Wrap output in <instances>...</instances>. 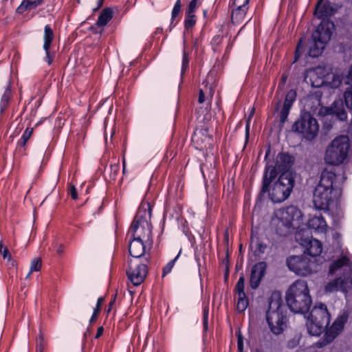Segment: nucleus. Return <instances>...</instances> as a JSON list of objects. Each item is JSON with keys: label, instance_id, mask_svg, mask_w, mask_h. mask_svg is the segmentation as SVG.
<instances>
[{"label": "nucleus", "instance_id": "obj_1", "mask_svg": "<svg viewBox=\"0 0 352 352\" xmlns=\"http://www.w3.org/2000/svg\"><path fill=\"white\" fill-rule=\"evenodd\" d=\"M285 299L287 306L293 312H308L312 298L307 281L299 279L294 282L286 292Z\"/></svg>", "mask_w": 352, "mask_h": 352}, {"label": "nucleus", "instance_id": "obj_2", "mask_svg": "<svg viewBox=\"0 0 352 352\" xmlns=\"http://www.w3.org/2000/svg\"><path fill=\"white\" fill-rule=\"evenodd\" d=\"M302 220L301 211L298 208L290 206L277 210L272 219V224L278 235L285 236L298 228Z\"/></svg>", "mask_w": 352, "mask_h": 352}, {"label": "nucleus", "instance_id": "obj_3", "mask_svg": "<svg viewBox=\"0 0 352 352\" xmlns=\"http://www.w3.org/2000/svg\"><path fill=\"white\" fill-rule=\"evenodd\" d=\"M336 175L334 173L324 170L319 184L315 188L313 201L318 210H327L333 201L332 194L335 189Z\"/></svg>", "mask_w": 352, "mask_h": 352}, {"label": "nucleus", "instance_id": "obj_4", "mask_svg": "<svg viewBox=\"0 0 352 352\" xmlns=\"http://www.w3.org/2000/svg\"><path fill=\"white\" fill-rule=\"evenodd\" d=\"M339 269L343 272V278L340 277L329 282L324 287L326 292H335L338 289L347 292L352 287V263L347 257L343 256L334 261L329 267V272L333 274Z\"/></svg>", "mask_w": 352, "mask_h": 352}, {"label": "nucleus", "instance_id": "obj_5", "mask_svg": "<svg viewBox=\"0 0 352 352\" xmlns=\"http://www.w3.org/2000/svg\"><path fill=\"white\" fill-rule=\"evenodd\" d=\"M268 303L269 307L266 313L267 324L274 334L279 335L283 331L287 321L280 295L278 293L272 294Z\"/></svg>", "mask_w": 352, "mask_h": 352}, {"label": "nucleus", "instance_id": "obj_6", "mask_svg": "<svg viewBox=\"0 0 352 352\" xmlns=\"http://www.w3.org/2000/svg\"><path fill=\"white\" fill-rule=\"evenodd\" d=\"M350 149V141L347 135H340L333 140L327 146L324 162L330 165L338 166L348 158Z\"/></svg>", "mask_w": 352, "mask_h": 352}, {"label": "nucleus", "instance_id": "obj_7", "mask_svg": "<svg viewBox=\"0 0 352 352\" xmlns=\"http://www.w3.org/2000/svg\"><path fill=\"white\" fill-rule=\"evenodd\" d=\"M333 23L329 21H322L313 32L311 40L309 43V56L313 58L318 57L322 53L326 43L331 39V28Z\"/></svg>", "mask_w": 352, "mask_h": 352}, {"label": "nucleus", "instance_id": "obj_8", "mask_svg": "<svg viewBox=\"0 0 352 352\" xmlns=\"http://www.w3.org/2000/svg\"><path fill=\"white\" fill-rule=\"evenodd\" d=\"M330 322V314L327 306L316 304L311 309L307 322L308 333L311 336H319Z\"/></svg>", "mask_w": 352, "mask_h": 352}, {"label": "nucleus", "instance_id": "obj_9", "mask_svg": "<svg viewBox=\"0 0 352 352\" xmlns=\"http://www.w3.org/2000/svg\"><path fill=\"white\" fill-rule=\"evenodd\" d=\"M294 186V179L291 173H282L274 184L269 197L274 203H280L288 198Z\"/></svg>", "mask_w": 352, "mask_h": 352}, {"label": "nucleus", "instance_id": "obj_10", "mask_svg": "<svg viewBox=\"0 0 352 352\" xmlns=\"http://www.w3.org/2000/svg\"><path fill=\"white\" fill-rule=\"evenodd\" d=\"M151 229V225L145 218L137 215L130 227L129 234L134 239L146 242L150 249L153 245Z\"/></svg>", "mask_w": 352, "mask_h": 352}, {"label": "nucleus", "instance_id": "obj_11", "mask_svg": "<svg viewBox=\"0 0 352 352\" xmlns=\"http://www.w3.org/2000/svg\"><path fill=\"white\" fill-rule=\"evenodd\" d=\"M294 131L301 133L307 140L314 139L318 132V124L316 120L309 113L301 115L300 118L293 124Z\"/></svg>", "mask_w": 352, "mask_h": 352}, {"label": "nucleus", "instance_id": "obj_12", "mask_svg": "<svg viewBox=\"0 0 352 352\" xmlns=\"http://www.w3.org/2000/svg\"><path fill=\"white\" fill-rule=\"evenodd\" d=\"M291 272L300 276H307L313 273L314 262L307 255L291 256L286 261Z\"/></svg>", "mask_w": 352, "mask_h": 352}, {"label": "nucleus", "instance_id": "obj_13", "mask_svg": "<svg viewBox=\"0 0 352 352\" xmlns=\"http://www.w3.org/2000/svg\"><path fill=\"white\" fill-rule=\"evenodd\" d=\"M296 240L305 248V253L316 257L322 252V245L320 241L313 239L309 230H300L295 234Z\"/></svg>", "mask_w": 352, "mask_h": 352}, {"label": "nucleus", "instance_id": "obj_14", "mask_svg": "<svg viewBox=\"0 0 352 352\" xmlns=\"http://www.w3.org/2000/svg\"><path fill=\"white\" fill-rule=\"evenodd\" d=\"M148 273L146 265L138 263L136 261L130 260L126 274L129 280L133 285H140L145 279Z\"/></svg>", "mask_w": 352, "mask_h": 352}, {"label": "nucleus", "instance_id": "obj_15", "mask_svg": "<svg viewBox=\"0 0 352 352\" xmlns=\"http://www.w3.org/2000/svg\"><path fill=\"white\" fill-rule=\"evenodd\" d=\"M346 320L342 316L338 318L330 328L326 331L322 340L316 343L318 348L322 347L331 343L336 336L342 331Z\"/></svg>", "mask_w": 352, "mask_h": 352}, {"label": "nucleus", "instance_id": "obj_16", "mask_svg": "<svg viewBox=\"0 0 352 352\" xmlns=\"http://www.w3.org/2000/svg\"><path fill=\"white\" fill-rule=\"evenodd\" d=\"M319 114L333 115L340 121H345L347 119V113L341 100L334 101L330 107H321Z\"/></svg>", "mask_w": 352, "mask_h": 352}, {"label": "nucleus", "instance_id": "obj_17", "mask_svg": "<svg viewBox=\"0 0 352 352\" xmlns=\"http://www.w3.org/2000/svg\"><path fill=\"white\" fill-rule=\"evenodd\" d=\"M267 265L265 262H259L255 264L252 269L250 275V287L252 289H256L264 276Z\"/></svg>", "mask_w": 352, "mask_h": 352}, {"label": "nucleus", "instance_id": "obj_18", "mask_svg": "<svg viewBox=\"0 0 352 352\" xmlns=\"http://www.w3.org/2000/svg\"><path fill=\"white\" fill-rule=\"evenodd\" d=\"M147 248L148 246L146 242L133 239L129 243L130 255L134 258H140L145 254Z\"/></svg>", "mask_w": 352, "mask_h": 352}, {"label": "nucleus", "instance_id": "obj_19", "mask_svg": "<svg viewBox=\"0 0 352 352\" xmlns=\"http://www.w3.org/2000/svg\"><path fill=\"white\" fill-rule=\"evenodd\" d=\"M276 166L273 165H267L265 168V171L263 179V185L260 192L261 195L269 191V185L276 177Z\"/></svg>", "mask_w": 352, "mask_h": 352}, {"label": "nucleus", "instance_id": "obj_20", "mask_svg": "<svg viewBox=\"0 0 352 352\" xmlns=\"http://www.w3.org/2000/svg\"><path fill=\"white\" fill-rule=\"evenodd\" d=\"M307 226L309 228L320 233H325L328 229L326 221L320 214L310 217L307 222Z\"/></svg>", "mask_w": 352, "mask_h": 352}, {"label": "nucleus", "instance_id": "obj_21", "mask_svg": "<svg viewBox=\"0 0 352 352\" xmlns=\"http://www.w3.org/2000/svg\"><path fill=\"white\" fill-rule=\"evenodd\" d=\"M292 157L287 153H280L276 159V166L280 171L288 173L287 170L292 164Z\"/></svg>", "mask_w": 352, "mask_h": 352}, {"label": "nucleus", "instance_id": "obj_22", "mask_svg": "<svg viewBox=\"0 0 352 352\" xmlns=\"http://www.w3.org/2000/svg\"><path fill=\"white\" fill-rule=\"evenodd\" d=\"M308 76L314 87H320L324 83V74L323 69L320 67L309 71Z\"/></svg>", "mask_w": 352, "mask_h": 352}, {"label": "nucleus", "instance_id": "obj_23", "mask_svg": "<svg viewBox=\"0 0 352 352\" xmlns=\"http://www.w3.org/2000/svg\"><path fill=\"white\" fill-rule=\"evenodd\" d=\"M323 0H318V2L316 6L314 14L318 19H322L330 16L333 13V8L329 3H327L320 6Z\"/></svg>", "mask_w": 352, "mask_h": 352}, {"label": "nucleus", "instance_id": "obj_24", "mask_svg": "<svg viewBox=\"0 0 352 352\" xmlns=\"http://www.w3.org/2000/svg\"><path fill=\"white\" fill-rule=\"evenodd\" d=\"M231 20L234 24L241 23L245 18L248 8H234L232 7Z\"/></svg>", "mask_w": 352, "mask_h": 352}, {"label": "nucleus", "instance_id": "obj_25", "mask_svg": "<svg viewBox=\"0 0 352 352\" xmlns=\"http://www.w3.org/2000/svg\"><path fill=\"white\" fill-rule=\"evenodd\" d=\"M112 17V10L109 8H105L102 11L95 25L98 27H104L111 20Z\"/></svg>", "mask_w": 352, "mask_h": 352}, {"label": "nucleus", "instance_id": "obj_26", "mask_svg": "<svg viewBox=\"0 0 352 352\" xmlns=\"http://www.w3.org/2000/svg\"><path fill=\"white\" fill-rule=\"evenodd\" d=\"M54 38V34L52 29L49 25H46L44 29L43 35V50H47L51 47L52 42Z\"/></svg>", "mask_w": 352, "mask_h": 352}, {"label": "nucleus", "instance_id": "obj_27", "mask_svg": "<svg viewBox=\"0 0 352 352\" xmlns=\"http://www.w3.org/2000/svg\"><path fill=\"white\" fill-rule=\"evenodd\" d=\"M38 6L34 0H23L21 5L17 8L16 12L18 13H23L27 10L34 9Z\"/></svg>", "mask_w": 352, "mask_h": 352}, {"label": "nucleus", "instance_id": "obj_28", "mask_svg": "<svg viewBox=\"0 0 352 352\" xmlns=\"http://www.w3.org/2000/svg\"><path fill=\"white\" fill-rule=\"evenodd\" d=\"M38 6L34 0H23L21 5L17 8L16 12L18 13H23L27 10L34 9Z\"/></svg>", "mask_w": 352, "mask_h": 352}, {"label": "nucleus", "instance_id": "obj_29", "mask_svg": "<svg viewBox=\"0 0 352 352\" xmlns=\"http://www.w3.org/2000/svg\"><path fill=\"white\" fill-rule=\"evenodd\" d=\"M213 96V91L210 88H206L205 91L200 89L199 91L198 102L200 104L204 103L206 99L211 100Z\"/></svg>", "mask_w": 352, "mask_h": 352}, {"label": "nucleus", "instance_id": "obj_30", "mask_svg": "<svg viewBox=\"0 0 352 352\" xmlns=\"http://www.w3.org/2000/svg\"><path fill=\"white\" fill-rule=\"evenodd\" d=\"M10 94H11V90L8 86L6 89L4 94L1 100V102H0V113H2L4 111V110L6 109V107L8 106V102L10 100Z\"/></svg>", "mask_w": 352, "mask_h": 352}, {"label": "nucleus", "instance_id": "obj_31", "mask_svg": "<svg viewBox=\"0 0 352 352\" xmlns=\"http://www.w3.org/2000/svg\"><path fill=\"white\" fill-rule=\"evenodd\" d=\"M245 289V278L243 275H241L235 286V292L238 296H245L246 294L244 291Z\"/></svg>", "mask_w": 352, "mask_h": 352}, {"label": "nucleus", "instance_id": "obj_32", "mask_svg": "<svg viewBox=\"0 0 352 352\" xmlns=\"http://www.w3.org/2000/svg\"><path fill=\"white\" fill-rule=\"evenodd\" d=\"M248 305V300L246 295L245 296H238L236 309L239 312L244 311Z\"/></svg>", "mask_w": 352, "mask_h": 352}, {"label": "nucleus", "instance_id": "obj_33", "mask_svg": "<svg viewBox=\"0 0 352 352\" xmlns=\"http://www.w3.org/2000/svg\"><path fill=\"white\" fill-rule=\"evenodd\" d=\"M296 91L293 89L289 90L286 95L283 105L291 108L294 102L296 100Z\"/></svg>", "mask_w": 352, "mask_h": 352}, {"label": "nucleus", "instance_id": "obj_34", "mask_svg": "<svg viewBox=\"0 0 352 352\" xmlns=\"http://www.w3.org/2000/svg\"><path fill=\"white\" fill-rule=\"evenodd\" d=\"M181 253V250L179 251V254L175 257L174 259L169 261L163 268V272H162V277H164L166 274L170 273L175 263V261L179 258Z\"/></svg>", "mask_w": 352, "mask_h": 352}, {"label": "nucleus", "instance_id": "obj_35", "mask_svg": "<svg viewBox=\"0 0 352 352\" xmlns=\"http://www.w3.org/2000/svg\"><path fill=\"white\" fill-rule=\"evenodd\" d=\"M344 97L346 106L352 110V85L345 91Z\"/></svg>", "mask_w": 352, "mask_h": 352}, {"label": "nucleus", "instance_id": "obj_36", "mask_svg": "<svg viewBox=\"0 0 352 352\" xmlns=\"http://www.w3.org/2000/svg\"><path fill=\"white\" fill-rule=\"evenodd\" d=\"M290 109H291L290 107L283 105V107L281 109L280 113V128H282L283 126L284 123L286 122L288 115H289V111H290Z\"/></svg>", "mask_w": 352, "mask_h": 352}, {"label": "nucleus", "instance_id": "obj_37", "mask_svg": "<svg viewBox=\"0 0 352 352\" xmlns=\"http://www.w3.org/2000/svg\"><path fill=\"white\" fill-rule=\"evenodd\" d=\"M41 265L42 262L40 258L37 257L33 258L30 264V273L39 271L41 268Z\"/></svg>", "mask_w": 352, "mask_h": 352}, {"label": "nucleus", "instance_id": "obj_38", "mask_svg": "<svg viewBox=\"0 0 352 352\" xmlns=\"http://www.w3.org/2000/svg\"><path fill=\"white\" fill-rule=\"evenodd\" d=\"M185 27L186 28H192L196 23V19L195 14H186L185 19Z\"/></svg>", "mask_w": 352, "mask_h": 352}, {"label": "nucleus", "instance_id": "obj_39", "mask_svg": "<svg viewBox=\"0 0 352 352\" xmlns=\"http://www.w3.org/2000/svg\"><path fill=\"white\" fill-rule=\"evenodd\" d=\"M181 8H182L181 1L177 0L173 7V10H172V13H171L172 22L179 15V14L181 11Z\"/></svg>", "mask_w": 352, "mask_h": 352}, {"label": "nucleus", "instance_id": "obj_40", "mask_svg": "<svg viewBox=\"0 0 352 352\" xmlns=\"http://www.w3.org/2000/svg\"><path fill=\"white\" fill-rule=\"evenodd\" d=\"M45 52V57L44 58L45 61L49 65H50L54 59L55 57V52H52L50 50V47H48L47 50H44Z\"/></svg>", "mask_w": 352, "mask_h": 352}, {"label": "nucleus", "instance_id": "obj_41", "mask_svg": "<svg viewBox=\"0 0 352 352\" xmlns=\"http://www.w3.org/2000/svg\"><path fill=\"white\" fill-rule=\"evenodd\" d=\"M250 0H231L232 7L234 8H248Z\"/></svg>", "mask_w": 352, "mask_h": 352}, {"label": "nucleus", "instance_id": "obj_42", "mask_svg": "<svg viewBox=\"0 0 352 352\" xmlns=\"http://www.w3.org/2000/svg\"><path fill=\"white\" fill-rule=\"evenodd\" d=\"M0 254L3 259H7L11 256L8 248L3 245V241H0Z\"/></svg>", "mask_w": 352, "mask_h": 352}, {"label": "nucleus", "instance_id": "obj_43", "mask_svg": "<svg viewBox=\"0 0 352 352\" xmlns=\"http://www.w3.org/2000/svg\"><path fill=\"white\" fill-rule=\"evenodd\" d=\"M303 39L300 38L296 48L294 62H296L302 54Z\"/></svg>", "mask_w": 352, "mask_h": 352}, {"label": "nucleus", "instance_id": "obj_44", "mask_svg": "<svg viewBox=\"0 0 352 352\" xmlns=\"http://www.w3.org/2000/svg\"><path fill=\"white\" fill-rule=\"evenodd\" d=\"M197 8V0H192L188 7L186 14H194Z\"/></svg>", "mask_w": 352, "mask_h": 352}, {"label": "nucleus", "instance_id": "obj_45", "mask_svg": "<svg viewBox=\"0 0 352 352\" xmlns=\"http://www.w3.org/2000/svg\"><path fill=\"white\" fill-rule=\"evenodd\" d=\"M189 64V60L188 58V54L184 50L183 53V60H182V76L184 74L185 71L187 69Z\"/></svg>", "mask_w": 352, "mask_h": 352}, {"label": "nucleus", "instance_id": "obj_46", "mask_svg": "<svg viewBox=\"0 0 352 352\" xmlns=\"http://www.w3.org/2000/svg\"><path fill=\"white\" fill-rule=\"evenodd\" d=\"M111 173H110V177L112 179H115L116 178V176L120 170V166L119 164H114L113 165H111Z\"/></svg>", "mask_w": 352, "mask_h": 352}, {"label": "nucleus", "instance_id": "obj_47", "mask_svg": "<svg viewBox=\"0 0 352 352\" xmlns=\"http://www.w3.org/2000/svg\"><path fill=\"white\" fill-rule=\"evenodd\" d=\"M255 247L260 253H264L267 248L266 244L258 239L255 242Z\"/></svg>", "mask_w": 352, "mask_h": 352}, {"label": "nucleus", "instance_id": "obj_48", "mask_svg": "<svg viewBox=\"0 0 352 352\" xmlns=\"http://www.w3.org/2000/svg\"><path fill=\"white\" fill-rule=\"evenodd\" d=\"M208 309L205 308L204 310L203 324L206 331L208 329Z\"/></svg>", "mask_w": 352, "mask_h": 352}, {"label": "nucleus", "instance_id": "obj_49", "mask_svg": "<svg viewBox=\"0 0 352 352\" xmlns=\"http://www.w3.org/2000/svg\"><path fill=\"white\" fill-rule=\"evenodd\" d=\"M32 133H33V129L32 128H27L25 130L22 137L21 138H22L25 141L28 142L29 138L31 137Z\"/></svg>", "mask_w": 352, "mask_h": 352}, {"label": "nucleus", "instance_id": "obj_50", "mask_svg": "<svg viewBox=\"0 0 352 352\" xmlns=\"http://www.w3.org/2000/svg\"><path fill=\"white\" fill-rule=\"evenodd\" d=\"M253 113H254V109H252L250 115L249 116L248 118V120H247V123H246V126H245V138L246 140L248 139L249 138V135H250V119H251V117L253 115Z\"/></svg>", "mask_w": 352, "mask_h": 352}, {"label": "nucleus", "instance_id": "obj_51", "mask_svg": "<svg viewBox=\"0 0 352 352\" xmlns=\"http://www.w3.org/2000/svg\"><path fill=\"white\" fill-rule=\"evenodd\" d=\"M222 40L223 38L221 36H215L212 39V44L213 45L214 47H217L221 43Z\"/></svg>", "mask_w": 352, "mask_h": 352}, {"label": "nucleus", "instance_id": "obj_52", "mask_svg": "<svg viewBox=\"0 0 352 352\" xmlns=\"http://www.w3.org/2000/svg\"><path fill=\"white\" fill-rule=\"evenodd\" d=\"M69 194L73 199H76L78 198L76 188L74 185L70 186Z\"/></svg>", "mask_w": 352, "mask_h": 352}, {"label": "nucleus", "instance_id": "obj_53", "mask_svg": "<svg viewBox=\"0 0 352 352\" xmlns=\"http://www.w3.org/2000/svg\"><path fill=\"white\" fill-rule=\"evenodd\" d=\"M7 265L9 268H15L16 267V262L14 261L12 256L7 258Z\"/></svg>", "mask_w": 352, "mask_h": 352}, {"label": "nucleus", "instance_id": "obj_54", "mask_svg": "<svg viewBox=\"0 0 352 352\" xmlns=\"http://www.w3.org/2000/svg\"><path fill=\"white\" fill-rule=\"evenodd\" d=\"M238 349L240 352H243V338L241 335L238 336V342H237Z\"/></svg>", "mask_w": 352, "mask_h": 352}, {"label": "nucleus", "instance_id": "obj_55", "mask_svg": "<svg viewBox=\"0 0 352 352\" xmlns=\"http://www.w3.org/2000/svg\"><path fill=\"white\" fill-rule=\"evenodd\" d=\"M346 78H347L346 83L352 85V65L350 67V69L348 72Z\"/></svg>", "mask_w": 352, "mask_h": 352}, {"label": "nucleus", "instance_id": "obj_56", "mask_svg": "<svg viewBox=\"0 0 352 352\" xmlns=\"http://www.w3.org/2000/svg\"><path fill=\"white\" fill-rule=\"evenodd\" d=\"M27 141H25L22 138H21L17 143V148L21 150V148H24L26 144Z\"/></svg>", "mask_w": 352, "mask_h": 352}, {"label": "nucleus", "instance_id": "obj_57", "mask_svg": "<svg viewBox=\"0 0 352 352\" xmlns=\"http://www.w3.org/2000/svg\"><path fill=\"white\" fill-rule=\"evenodd\" d=\"M103 331H104V328L102 327H98V330H97V333L95 336V338H100L102 335Z\"/></svg>", "mask_w": 352, "mask_h": 352}, {"label": "nucleus", "instance_id": "obj_58", "mask_svg": "<svg viewBox=\"0 0 352 352\" xmlns=\"http://www.w3.org/2000/svg\"><path fill=\"white\" fill-rule=\"evenodd\" d=\"M104 301V298L103 297H100L98 299V301H97V304H96V309H98L100 311V307H101V305L102 303Z\"/></svg>", "mask_w": 352, "mask_h": 352}, {"label": "nucleus", "instance_id": "obj_59", "mask_svg": "<svg viewBox=\"0 0 352 352\" xmlns=\"http://www.w3.org/2000/svg\"><path fill=\"white\" fill-rule=\"evenodd\" d=\"M99 311H100L98 310V309H94V313H93V314H92V316L91 317V319H90V322H94L96 320V318H97V316H98Z\"/></svg>", "mask_w": 352, "mask_h": 352}, {"label": "nucleus", "instance_id": "obj_60", "mask_svg": "<svg viewBox=\"0 0 352 352\" xmlns=\"http://www.w3.org/2000/svg\"><path fill=\"white\" fill-rule=\"evenodd\" d=\"M116 296V295L115 294L113 298L111 300V301L109 304V309L107 310L108 313L110 312L111 310V308L115 302Z\"/></svg>", "mask_w": 352, "mask_h": 352}, {"label": "nucleus", "instance_id": "obj_61", "mask_svg": "<svg viewBox=\"0 0 352 352\" xmlns=\"http://www.w3.org/2000/svg\"><path fill=\"white\" fill-rule=\"evenodd\" d=\"M104 0H98L97 3L98 6L96 8L94 9V11L98 10L102 5Z\"/></svg>", "mask_w": 352, "mask_h": 352}, {"label": "nucleus", "instance_id": "obj_62", "mask_svg": "<svg viewBox=\"0 0 352 352\" xmlns=\"http://www.w3.org/2000/svg\"><path fill=\"white\" fill-rule=\"evenodd\" d=\"M287 76H283L281 78L282 83L284 84L287 80Z\"/></svg>", "mask_w": 352, "mask_h": 352}, {"label": "nucleus", "instance_id": "obj_63", "mask_svg": "<svg viewBox=\"0 0 352 352\" xmlns=\"http://www.w3.org/2000/svg\"><path fill=\"white\" fill-rule=\"evenodd\" d=\"M35 1V3H36V5L38 6L39 5H41L42 3V2L43 1V0H34Z\"/></svg>", "mask_w": 352, "mask_h": 352}, {"label": "nucleus", "instance_id": "obj_64", "mask_svg": "<svg viewBox=\"0 0 352 352\" xmlns=\"http://www.w3.org/2000/svg\"><path fill=\"white\" fill-rule=\"evenodd\" d=\"M56 252L58 253V254H60L62 252H63V248H62V246L60 245L57 250H56Z\"/></svg>", "mask_w": 352, "mask_h": 352}]
</instances>
